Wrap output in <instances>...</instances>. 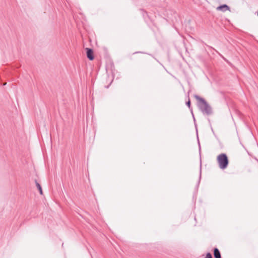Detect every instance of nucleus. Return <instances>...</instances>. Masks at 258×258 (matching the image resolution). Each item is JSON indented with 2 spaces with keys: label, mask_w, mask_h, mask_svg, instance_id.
Segmentation results:
<instances>
[{
  "label": "nucleus",
  "mask_w": 258,
  "mask_h": 258,
  "mask_svg": "<svg viewBox=\"0 0 258 258\" xmlns=\"http://www.w3.org/2000/svg\"><path fill=\"white\" fill-rule=\"evenodd\" d=\"M194 96L195 98L198 100L197 106L203 114H205L207 115H210L212 114V108L205 99L197 94L194 95Z\"/></svg>",
  "instance_id": "1"
},
{
  "label": "nucleus",
  "mask_w": 258,
  "mask_h": 258,
  "mask_svg": "<svg viewBox=\"0 0 258 258\" xmlns=\"http://www.w3.org/2000/svg\"><path fill=\"white\" fill-rule=\"evenodd\" d=\"M217 161L219 168L224 170L226 169L229 164V160L227 155L225 153H221L217 157Z\"/></svg>",
  "instance_id": "2"
},
{
  "label": "nucleus",
  "mask_w": 258,
  "mask_h": 258,
  "mask_svg": "<svg viewBox=\"0 0 258 258\" xmlns=\"http://www.w3.org/2000/svg\"><path fill=\"white\" fill-rule=\"evenodd\" d=\"M86 50L87 58L90 60H93L94 58V54H93V50L92 49L89 48H86Z\"/></svg>",
  "instance_id": "3"
},
{
  "label": "nucleus",
  "mask_w": 258,
  "mask_h": 258,
  "mask_svg": "<svg viewBox=\"0 0 258 258\" xmlns=\"http://www.w3.org/2000/svg\"><path fill=\"white\" fill-rule=\"evenodd\" d=\"M229 7L226 4L220 5L218 6L216 9L217 11H221L223 12H226L227 10H229Z\"/></svg>",
  "instance_id": "4"
},
{
  "label": "nucleus",
  "mask_w": 258,
  "mask_h": 258,
  "mask_svg": "<svg viewBox=\"0 0 258 258\" xmlns=\"http://www.w3.org/2000/svg\"><path fill=\"white\" fill-rule=\"evenodd\" d=\"M214 256L215 258H221L220 252L217 248L214 249Z\"/></svg>",
  "instance_id": "5"
},
{
  "label": "nucleus",
  "mask_w": 258,
  "mask_h": 258,
  "mask_svg": "<svg viewBox=\"0 0 258 258\" xmlns=\"http://www.w3.org/2000/svg\"><path fill=\"white\" fill-rule=\"evenodd\" d=\"M35 182L36 185L39 191L40 194L41 195H43L42 189L41 186V185L37 182V181L36 180H35Z\"/></svg>",
  "instance_id": "6"
},
{
  "label": "nucleus",
  "mask_w": 258,
  "mask_h": 258,
  "mask_svg": "<svg viewBox=\"0 0 258 258\" xmlns=\"http://www.w3.org/2000/svg\"><path fill=\"white\" fill-rule=\"evenodd\" d=\"M186 105L188 106V107L189 109H190V107H191V106H190V99H188V101H187V102H186Z\"/></svg>",
  "instance_id": "7"
},
{
  "label": "nucleus",
  "mask_w": 258,
  "mask_h": 258,
  "mask_svg": "<svg viewBox=\"0 0 258 258\" xmlns=\"http://www.w3.org/2000/svg\"><path fill=\"white\" fill-rule=\"evenodd\" d=\"M205 258H213V257H212V254L210 252H208L207 253Z\"/></svg>",
  "instance_id": "8"
},
{
  "label": "nucleus",
  "mask_w": 258,
  "mask_h": 258,
  "mask_svg": "<svg viewBox=\"0 0 258 258\" xmlns=\"http://www.w3.org/2000/svg\"><path fill=\"white\" fill-rule=\"evenodd\" d=\"M141 11H142L143 12L144 16V15H145V14L148 15L147 12L146 11H144L143 9H141Z\"/></svg>",
  "instance_id": "9"
},
{
  "label": "nucleus",
  "mask_w": 258,
  "mask_h": 258,
  "mask_svg": "<svg viewBox=\"0 0 258 258\" xmlns=\"http://www.w3.org/2000/svg\"><path fill=\"white\" fill-rule=\"evenodd\" d=\"M140 52H135L134 53H139Z\"/></svg>",
  "instance_id": "10"
}]
</instances>
